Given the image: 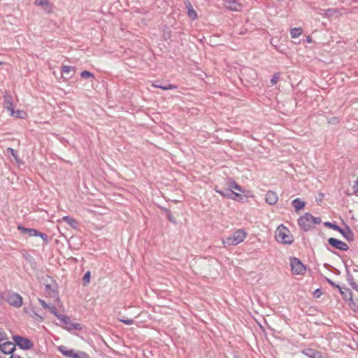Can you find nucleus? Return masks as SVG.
I'll list each match as a JSON object with an SVG mask.
<instances>
[{"label": "nucleus", "instance_id": "obj_1", "mask_svg": "<svg viewBox=\"0 0 358 358\" xmlns=\"http://www.w3.org/2000/svg\"><path fill=\"white\" fill-rule=\"evenodd\" d=\"M275 239L282 244L290 245L294 242L293 236L289 230L282 224L278 227L275 231Z\"/></svg>", "mask_w": 358, "mask_h": 358}, {"label": "nucleus", "instance_id": "obj_2", "mask_svg": "<svg viewBox=\"0 0 358 358\" xmlns=\"http://www.w3.org/2000/svg\"><path fill=\"white\" fill-rule=\"evenodd\" d=\"M324 226L338 231L349 242H352L355 239L354 232L352 231L351 228L347 224H345V228L343 229L340 226L334 223H331L330 222H325Z\"/></svg>", "mask_w": 358, "mask_h": 358}, {"label": "nucleus", "instance_id": "obj_3", "mask_svg": "<svg viewBox=\"0 0 358 358\" xmlns=\"http://www.w3.org/2000/svg\"><path fill=\"white\" fill-rule=\"evenodd\" d=\"M246 237V233L243 229L234 231L230 236L222 241L224 247L236 245L243 242Z\"/></svg>", "mask_w": 358, "mask_h": 358}, {"label": "nucleus", "instance_id": "obj_4", "mask_svg": "<svg viewBox=\"0 0 358 358\" xmlns=\"http://www.w3.org/2000/svg\"><path fill=\"white\" fill-rule=\"evenodd\" d=\"M13 340L15 346L17 345L24 350H29L34 346V343L30 339L20 335L13 336Z\"/></svg>", "mask_w": 358, "mask_h": 358}, {"label": "nucleus", "instance_id": "obj_5", "mask_svg": "<svg viewBox=\"0 0 358 358\" xmlns=\"http://www.w3.org/2000/svg\"><path fill=\"white\" fill-rule=\"evenodd\" d=\"M60 322L62 323V327L69 332H71L73 330L80 331L82 329V326L80 324L72 322L70 317L67 315H64L60 320Z\"/></svg>", "mask_w": 358, "mask_h": 358}, {"label": "nucleus", "instance_id": "obj_6", "mask_svg": "<svg viewBox=\"0 0 358 358\" xmlns=\"http://www.w3.org/2000/svg\"><path fill=\"white\" fill-rule=\"evenodd\" d=\"M311 219H313V215L310 213H306L303 215L301 216L298 219V224L301 229L305 231H308L313 228Z\"/></svg>", "mask_w": 358, "mask_h": 358}, {"label": "nucleus", "instance_id": "obj_7", "mask_svg": "<svg viewBox=\"0 0 358 358\" xmlns=\"http://www.w3.org/2000/svg\"><path fill=\"white\" fill-rule=\"evenodd\" d=\"M17 229L22 234H27L29 236H39L45 243L48 242V235L35 229L27 228L23 226H18Z\"/></svg>", "mask_w": 358, "mask_h": 358}, {"label": "nucleus", "instance_id": "obj_8", "mask_svg": "<svg viewBox=\"0 0 358 358\" xmlns=\"http://www.w3.org/2000/svg\"><path fill=\"white\" fill-rule=\"evenodd\" d=\"M5 300L8 304L15 308H20L22 305V297L15 292L8 293Z\"/></svg>", "mask_w": 358, "mask_h": 358}, {"label": "nucleus", "instance_id": "obj_9", "mask_svg": "<svg viewBox=\"0 0 358 358\" xmlns=\"http://www.w3.org/2000/svg\"><path fill=\"white\" fill-rule=\"evenodd\" d=\"M290 265L293 273L302 275L306 271V268L302 262L296 257L290 258Z\"/></svg>", "mask_w": 358, "mask_h": 358}, {"label": "nucleus", "instance_id": "obj_10", "mask_svg": "<svg viewBox=\"0 0 358 358\" xmlns=\"http://www.w3.org/2000/svg\"><path fill=\"white\" fill-rule=\"evenodd\" d=\"M343 299L345 301H348L349 306L351 307H357L358 306V300H354L352 297V292L349 288H344V290H343V288L341 287L338 289Z\"/></svg>", "mask_w": 358, "mask_h": 358}, {"label": "nucleus", "instance_id": "obj_11", "mask_svg": "<svg viewBox=\"0 0 358 358\" xmlns=\"http://www.w3.org/2000/svg\"><path fill=\"white\" fill-rule=\"evenodd\" d=\"M328 243L332 248L341 251H347L349 250L348 245L345 242L335 238H329L328 239Z\"/></svg>", "mask_w": 358, "mask_h": 358}, {"label": "nucleus", "instance_id": "obj_12", "mask_svg": "<svg viewBox=\"0 0 358 358\" xmlns=\"http://www.w3.org/2000/svg\"><path fill=\"white\" fill-rule=\"evenodd\" d=\"M15 350V345L14 343L10 341L4 342L1 343L0 351L6 355H12Z\"/></svg>", "mask_w": 358, "mask_h": 358}, {"label": "nucleus", "instance_id": "obj_13", "mask_svg": "<svg viewBox=\"0 0 358 358\" xmlns=\"http://www.w3.org/2000/svg\"><path fill=\"white\" fill-rule=\"evenodd\" d=\"M224 5L225 8L233 11H239L242 8V5L236 0H224Z\"/></svg>", "mask_w": 358, "mask_h": 358}, {"label": "nucleus", "instance_id": "obj_14", "mask_svg": "<svg viewBox=\"0 0 358 358\" xmlns=\"http://www.w3.org/2000/svg\"><path fill=\"white\" fill-rule=\"evenodd\" d=\"M3 108L10 113L14 110V106L13 103V97L8 94L6 92L3 94Z\"/></svg>", "mask_w": 358, "mask_h": 358}, {"label": "nucleus", "instance_id": "obj_15", "mask_svg": "<svg viewBox=\"0 0 358 358\" xmlns=\"http://www.w3.org/2000/svg\"><path fill=\"white\" fill-rule=\"evenodd\" d=\"M184 4L185 6V8L187 9L188 17L192 20H196L197 17H198V15H197V13H196V10L193 8V7H192V6L191 4V2L189 0H185L184 1Z\"/></svg>", "mask_w": 358, "mask_h": 358}, {"label": "nucleus", "instance_id": "obj_16", "mask_svg": "<svg viewBox=\"0 0 358 358\" xmlns=\"http://www.w3.org/2000/svg\"><path fill=\"white\" fill-rule=\"evenodd\" d=\"M34 3L41 6L48 13L52 11V6L48 0H35Z\"/></svg>", "mask_w": 358, "mask_h": 358}, {"label": "nucleus", "instance_id": "obj_17", "mask_svg": "<svg viewBox=\"0 0 358 358\" xmlns=\"http://www.w3.org/2000/svg\"><path fill=\"white\" fill-rule=\"evenodd\" d=\"M265 200L268 204L275 205L278 200V194L276 192L269 190L266 194Z\"/></svg>", "mask_w": 358, "mask_h": 358}, {"label": "nucleus", "instance_id": "obj_18", "mask_svg": "<svg viewBox=\"0 0 358 358\" xmlns=\"http://www.w3.org/2000/svg\"><path fill=\"white\" fill-rule=\"evenodd\" d=\"M302 354L309 358H321L322 357V354L320 352L313 348H306L303 350Z\"/></svg>", "mask_w": 358, "mask_h": 358}, {"label": "nucleus", "instance_id": "obj_19", "mask_svg": "<svg viewBox=\"0 0 358 358\" xmlns=\"http://www.w3.org/2000/svg\"><path fill=\"white\" fill-rule=\"evenodd\" d=\"M215 190L217 193L222 195L224 197L227 199H231L233 197L234 192L231 189V188H226L224 189H219L217 186H215Z\"/></svg>", "mask_w": 358, "mask_h": 358}, {"label": "nucleus", "instance_id": "obj_20", "mask_svg": "<svg viewBox=\"0 0 358 358\" xmlns=\"http://www.w3.org/2000/svg\"><path fill=\"white\" fill-rule=\"evenodd\" d=\"M228 185L229 186V188H231V190L232 189H235L242 193H245L246 192L245 189H243L241 186H240L234 179L231 178L228 179Z\"/></svg>", "mask_w": 358, "mask_h": 358}, {"label": "nucleus", "instance_id": "obj_21", "mask_svg": "<svg viewBox=\"0 0 358 358\" xmlns=\"http://www.w3.org/2000/svg\"><path fill=\"white\" fill-rule=\"evenodd\" d=\"M62 221L67 223L71 228L76 229L78 227V222L71 217V216L66 215L62 217Z\"/></svg>", "mask_w": 358, "mask_h": 358}, {"label": "nucleus", "instance_id": "obj_22", "mask_svg": "<svg viewBox=\"0 0 358 358\" xmlns=\"http://www.w3.org/2000/svg\"><path fill=\"white\" fill-rule=\"evenodd\" d=\"M57 350L59 352H61L64 357L71 358L72 352L73 349H69L65 345H60L57 347Z\"/></svg>", "mask_w": 358, "mask_h": 358}, {"label": "nucleus", "instance_id": "obj_23", "mask_svg": "<svg viewBox=\"0 0 358 358\" xmlns=\"http://www.w3.org/2000/svg\"><path fill=\"white\" fill-rule=\"evenodd\" d=\"M152 85L156 88H159L163 90H173L176 89L177 86L172 84H166V85H161L158 84V82H155L152 84Z\"/></svg>", "mask_w": 358, "mask_h": 358}, {"label": "nucleus", "instance_id": "obj_24", "mask_svg": "<svg viewBox=\"0 0 358 358\" xmlns=\"http://www.w3.org/2000/svg\"><path fill=\"white\" fill-rule=\"evenodd\" d=\"M231 199L238 201L241 203L248 202V196L245 194H241L234 192L233 197Z\"/></svg>", "mask_w": 358, "mask_h": 358}, {"label": "nucleus", "instance_id": "obj_25", "mask_svg": "<svg viewBox=\"0 0 358 358\" xmlns=\"http://www.w3.org/2000/svg\"><path fill=\"white\" fill-rule=\"evenodd\" d=\"M292 204L294 206L295 210L299 211L304 208L306 203L297 198L292 201Z\"/></svg>", "mask_w": 358, "mask_h": 358}, {"label": "nucleus", "instance_id": "obj_26", "mask_svg": "<svg viewBox=\"0 0 358 358\" xmlns=\"http://www.w3.org/2000/svg\"><path fill=\"white\" fill-rule=\"evenodd\" d=\"M303 32V30L301 27H294L291 29L290 34L292 38H298Z\"/></svg>", "mask_w": 358, "mask_h": 358}, {"label": "nucleus", "instance_id": "obj_27", "mask_svg": "<svg viewBox=\"0 0 358 358\" xmlns=\"http://www.w3.org/2000/svg\"><path fill=\"white\" fill-rule=\"evenodd\" d=\"M10 116H13L15 117L24 118V115H25V113L23 110H13L10 112Z\"/></svg>", "mask_w": 358, "mask_h": 358}, {"label": "nucleus", "instance_id": "obj_28", "mask_svg": "<svg viewBox=\"0 0 358 358\" xmlns=\"http://www.w3.org/2000/svg\"><path fill=\"white\" fill-rule=\"evenodd\" d=\"M91 278V272L90 271H87L83 277V286H87L90 281Z\"/></svg>", "mask_w": 358, "mask_h": 358}, {"label": "nucleus", "instance_id": "obj_29", "mask_svg": "<svg viewBox=\"0 0 358 358\" xmlns=\"http://www.w3.org/2000/svg\"><path fill=\"white\" fill-rule=\"evenodd\" d=\"M71 71H75L74 67L65 65L62 67L61 73L62 75H64V74L68 75Z\"/></svg>", "mask_w": 358, "mask_h": 358}, {"label": "nucleus", "instance_id": "obj_30", "mask_svg": "<svg viewBox=\"0 0 358 358\" xmlns=\"http://www.w3.org/2000/svg\"><path fill=\"white\" fill-rule=\"evenodd\" d=\"M80 76H81V78H83L84 79L94 78V76L92 73H91L90 71H86V70L81 72Z\"/></svg>", "mask_w": 358, "mask_h": 358}, {"label": "nucleus", "instance_id": "obj_31", "mask_svg": "<svg viewBox=\"0 0 358 358\" xmlns=\"http://www.w3.org/2000/svg\"><path fill=\"white\" fill-rule=\"evenodd\" d=\"M279 79H280V73H275L273 74L272 78L271 79V83L273 85H274L279 81Z\"/></svg>", "mask_w": 358, "mask_h": 358}, {"label": "nucleus", "instance_id": "obj_32", "mask_svg": "<svg viewBox=\"0 0 358 358\" xmlns=\"http://www.w3.org/2000/svg\"><path fill=\"white\" fill-rule=\"evenodd\" d=\"M26 259L31 264V266L32 268H36V263L35 262V260L33 257L28 255L26 258Z\"/></svg>", "mask_w": 358, "mask_h": 358}, {"label": "nucleus", "instance_id": "obj_33", "mask_svg": "<svg viewBox=\"0 0 358 358\" xmlns=\"http://www.w3.org/2000/svg\"><path fill=\"white\" fill-rule=\"evenodd\" d=\"M346 277H347V280L350 285L355 281L352 275L350 273V272L348 269H347Z\"/></svg>", "mask_w": 358, "mask_h": 358}, {"label": "nucleus", "instance_id": "obj_34", "mask_svg": "<svg viewBox=\"0 0 358 358\" xmlns=\"http://www.w3.org/2000/svg\"><path fill=\"white\" fill-rule=\"evenodd\" d=\"M326 281L331 285L333 287H335V288H337L338 289H340L341 286L336 284L334 282H333L331 280H330L329 278H325Z\"/></svg>", "mask_w": 358, "mask_h": 358}, {"label": "nucleus", "instance_id": "obj_35", "mask_svg": "<svg viewBox=\"0 0 358 358\" xmlns=\"http://www.w3.org/2000/svg\"><path fill=\"white\" fill-rule=\"evenodd\" d=\"M78 358H90V356L84 351L78 350Z\"/></svg>", "mask_w": 358, "mask_h": 358}, {"label": "nucleus", "instance_id": "obj_36", "mask_svg": "<svg viewBox=\"0 0 358 358\" xmlns=\"http://www.w3.org/2000/svg\"><path fill=\"white\" fill-rule=\"evenodd\" d=\"M311 220L313 222V227L314 226V224H318L322 222V220L320 217H314L313 215V219H311Z\"/></svg>", "mask_w": 358, "mask_h": 358}, {"label": "nucleus", "instance_id": "obj_37", "mask_svg": "<svg viewBox=\"0 0 358 358\" xmlns=\"http://www.w3.org/2000/svg\"><path fill=\"white\" fill-rule=\"evenodd\" d=\"M7 150L8 152L10 153L17 160V155L16 153V151L11 148H8Z\"/></svg>", "mask_w": 358, "mask_h": 358}, {"label": "nucleus", "instance_id": "obj_38", "mask_svg": "<svg viewBox=\"0 0 358 358\" xmlns=\"http://www.w3.org/2000/svg\"><path fill=\"white\" fill-rule=\"evenodd\" d=\"M322 294V292L320 288H318L317 289L315 290V292H313V296L315 298H319L320 297V296Z\"/></svg>", "mask_w": 358, "mask_h": 358}, {"label": "nucleus", "instance_id": "obj_39", "mask_svg": "<svg viewBox=\"0 0 358 358\" xmlns=\"http://www.w3.org/2000/svg\"><path fill=\"white\" fill-rule=\"evenodd\" d=\"M166 218L171 222H173V223H176V219L174 218V217L172 215L171 213H167L166 215Z\"/></svg>", "mask_w": 358, "mask_h": 358}, {"label": "nucleus", "instance_id": "obj_40", "mask_svg": "<svg viewBox=\"0 0 358 358\" xmlns=\"http://www.w3.org/2000/svg\"><path fill=\"white\" fill-rule=\"evenodd\" d=\"M120 321L127 325H131L134 324V320L132 319H122L120 320Z\"/></svg>", "mask_w": 358, "mask_h": 358}, {"label": "nucleus", "instance_id": "obj_41", "mask_svg": "<svg viewBox=\"0 0 358 358\" xmlns=\"http://www.w3.org/2000/svg\"><path fill=\"white\" fill-rule=\"evenodd\" d=\"M7 338L6 334L3 331L0 330V341L1 343Z\"/></svg>", "mask_w": 358, "mask_h": 358}, {"label": "nucleus", "instance_id": "obj_42", "mask_svg": "<svg viewBox=\"0 0 358 358\" xmlns=\"http://www.w3.org/2000/svg\"><path fill=\"white\" fill-rule=\"evenodd\" d=\"M38 301L40 303V304L44 308H49V305L48 303H46V302L43 300V299H38Z\"/></svg>", "mask_w": 358, "mask_h": 358}, {"label": "nucleus", "instance_id": "obj_43", "mask_svg": "<svg viewBox=\"0 0 358 358\" xmlns=\"http://www.w3.org/2000/svg\"><path fill=\"white\" fill-rule=\"evenodd\" d=\"M59 320L63 317L64 315L59 313L57 310L53 313Z\"/></svg>", "mask_w": 358, "mask_h": 358}, {"label": "nucleus", "instance_id": "obj_44", "mask_svg": "<svg viewBox=\"0 0 358 358\" xmlns=\"http://www.w3.org/2000/svg\"><path fill=\"white\" fill-rule=\"evenodd\" d=\"M355 193H358V178L355 181V183L353 186Z\"/></svg>", "mask_w": 358, "mask_h": 358}, {"label": "nucleus", "instance_id": "obj_45", "mask_svg": "<svg viewBox=\"0 0 358 358\" xmlns=\"http://www.w3.org/2000/svg\"><path fill=\"white\" fill-rule=\"evenodd\" d=\"M71 358H78V350H73Z\"/></svg>", "mask_w": 358, "mask_h": 358}, {"label": "nucleus", "instance_id": "obj_46", "mask_svg": "<svg viewBox=\"0 0 358 358\" xmlns=\"http://www.w3.org/2000/svg\"><path fill=\"white\" fill-rule=\"evenodd\" d=\"M163 36L165 40H168L171 38V34L170 32H164Z\"/></svg>", "mask_w": 358, "mask_h": 358}, {"label": "nucleus", "instance_id": "obj_47", "mask_svg": "<svg viewBox=\"0 0 358 358\" xmlns=\"http://www.w3.org/2000/svg\"><path fill=\"white\" fill-rule=\"evenodd\" d=\"M352 289L358 292V285L354 281L350 285Z\"/></svg>", "mask_w": 358, "mask_h": 358}, {"label": "nucleus", "instance_id": "obj_48", "mask_svg": "<svg viewBox=\"0 0 358 358\" xmlns=\"http://www.w3.org/2000/svg\"><path fill=\"white\" fill-rule=\"evenodd\" d=\"M48 309L50 310V313L52 314L57 310V308L54 306H50Z\"/></svg>", "mask_w": 358, "mask_h": 358}, {"label": "nucleus", "instance_id": "obj_49", "mask_svg": "<svg viewBox=\"0 0 358 358\" xmlns=\"http://www.w3.org/2000/svg\"><path fill=\"white\" fill-rule=\"evenodd\" d=\"M159 208H160L163 212H164V213H165L166 215L167 213H170V212H171L168 208H165V207H163V206H159Z\"/></svg>", "mask_w": 358, "mask_h": 358}, {"label": "nucleus", "instance_id": "obj_50", "mask_svg": "<svg viewBox=\"0 0 358 358\" xmlns=\"http://www.w3.org/2000/svg\"><path fill=\"white\" fill-rule=\"evenodd\" d=\"M276 43V40L275 38H271V44L275 47H276V45L275 44Z\"/></svg>", "mask_w": 358, "mask_h": 358}, {"label": "nucleus", "instance_id": "obj_51", "mask_svg": "<svg viewBox=\"0 0 358 358\" xmlns=\"http://www.w3.org/2000/svg\"><path fill=\"white\" fill-rule=\"evenodd\" d=\"M10 358H22L20 355H15L14 353L12 354L10 357Z\"/></svg>", "mask_w": 358, "mask_h": 358}, {"label": "nucleus", "instance_id": "obj_52", "mask_svg": "<svg viewBox=\"0 0 358 358\" xmlns=\"http://www.w3.org/2000/svg\"><path fill=\"white\" fill-rule=\"evenodd\" d=\"M31 310L34 313V315H36L37 317H38L40 318V320H43V317H41V316H39L38 315H37V314L35 313V311H34V310L33 308H31Z\"/></svg>", "mask_w": 358, "mask_h": 358}, {"label": "nucleus", "instance_id": "obj_53", "mask_svg": "<svg viewBox=\"0 0 358 358\" xmlns=\"http://www.w3.org/2000/svg\"><path fill=\"white\" fill-rule=\"evenodd\" d=\"M307 42L308 43H311L312 42V38L309 36L307 37Z\"/></svg>", "mask_w": 358, "mask_h": 358}, {"label": "nucleus", "instance_id": "obj_54", "mask_svg": "<svg viewBox=\"0 0 358 358\" xmlns=\"http://www.w3.org/2000/svg\"><path fill=\"white\" fill-rule=\"evenodd\" d=\"M27 309H28L27 308H24V311H25L26 313H28Z\"/></svg>", "mask_w": 358, "mask_h": 358}, {"label": "nucleus", "instance_id": "obj_55", "mask_svg": "<svg viewBox=\"0 0 358 358\" xmlns=\"http://www.w3.org/2000/svg\"><path fill=\"white\" fill-rule=\"evenodd\" d=\"M73 74L70 75V76H69V78H72V77H73Z\"/></svg>", "mask_w": 358, "mask_h": 358}, {"label": "nucleus", "instance_id": "obj_56", "mask_svg": "<svg viewBox=\"0 0 358 358\" xmlns=\"http://www.w3.org/2000/svg\"><path fill=\"white\" fill-rule=\"evenodd\" d=\"M4 64V62H3L0 61V65H2V64Z\"/></svg>", "mask_w": 358, "mask_h": 358}, {"label": "nucleus", "instance_id": "obj_57", "mask_svg": "<svg viewBox=\"0 0 358 358\" xmlns=\"http://www.w3.org/2000/svg\"><path fill=\"white\" fill-rule=\"evenodd\" d=\"M321 358H326L324 356L322 355V357Z\"/></svg>", "mask_w": 358, "mask_h": 358}, {"label": "nucleus", "instance_id": "obj_58", "mask_svg": "<svg viewBox=\"0 0 358 358\" xmlns=\"http://www.w3.org/2000/svg\"><path fill=\"white\" fill-rule=\"evenodd\" d=\"M357 346L358 347V342H357Z\"/></svg>", "mask_w": 358, "mask_h": 358}, {"label": "nucleus", "instance_id": "obj_59", "mask_svg": "<svg viewBox=\"0 0 358 358\" xmlns=\"http://www.w3.org/2000/svg\"><path fill=\"white\" fill-rule=\"evenodd\" d=\"M357 43H358V39H357Z\"/></svg>", "mask_w": 358, "mask_h": 358}, {"label": "nucleus", "instance_id": "obj_60", "mask_svg": "<svg viewBox=\"0 0 358 358\" xmlns=\"http://www.w3.org/2000/svg\"><path fill=\"white\" fill-rule=\"evenodd\" d=\"M0 358H2L1 357H0Z\"/></svg>", "mask_w": 358, "mask_h": 358}, {"label": "nucleus", "instance_id": "obj_61", "mask_svg": "<svg viewBox=\"0 0 358 358\" xmlns=\"http://www.w3.org/2000/svg\"><path fill=\"white\" fill-rule=\"evenodd\" d=\"M357 334H358V332H357Z\"/></svg>", "mask_w": 358, "mask_h": 358}]
</instances>
